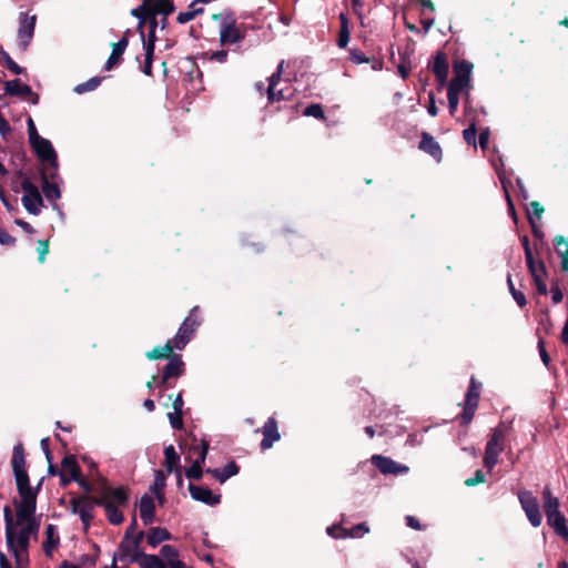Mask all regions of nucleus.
Masks as SVG:
<instances>
[{"label":"nucleus","instance_id":"obj_1","mask_svg":"<svg viewBox=\"0 0 568 568\" xmlns=\"http://www.w3.org/2000/svg\"><path fill=\"white\" fill-rule=\"evenodd\" d=\"M42 483L43 478H41L38 485L33 488L30 485L29 477L16 479L17 490L20 496V501L16 504L17 524H22L24 520H29L34 516L37 509V497Z\"/></svg>","mask_w":568,"mask_h":568},{"label":"nucleus","instance_id":"obj_2","mask_svg":"<svg viewBox=\"0 0 568 568\" xmlns=\"http://www.w3.org/2000/svg\"><path fill=\"white\" fill-rule=\"evenodd\" d=\"M505 438L506 427L499 424L493 429L485 447L483 464L489 471L498 464V457L505 449Z\"/></svg>","mask_w":568,"mask_h":568},{"label":"nucleus","instance_id":"obj_3","mask_svg":"<svg viewBox=\"0 0 568 568\" xmlns=\"http://www.w3.org/2000/svg\"><path fill=\"white\" fill-rule=\"evenodd\" d=\"M3 518L6 524V538H7V546L9 551L12 552L16 566L17 568H28L29 566V555L28 550H22L21 548L17 547L14 544L16 538V530H14V523H13V515L10 506H4L3 508Z\"/></svg>","mask_w":568,"mask_h":568},{"label":"nucleus","instance_id":"obj_4","mask_svg":"<svg viewBox=\"0 0 568 568\" xmlns=\"http://www.w3.org/2000/svg\"><path fill=\"white\" fill-rule=\"evenodd\" d=\"M481 392V383L478 382L474 376L470 377L469 386L465 395V405L462 414L459 415L460 426H467L471 423L475 412L479 404Z\"/></svg>","mask_w":568,"mask_h":568},{"label":"nucleus","instance_id":"obj_5","mask_svg":"<svg viewBox=\"0 0 568 568\" xmlns=\"http://www.w3.org/2000/svg\"><path fill=\"white\" fill-rule=\"evenodd\" d=\"M201 323L202 318L200 316V307L194 306L190 311L189 315L184 318L175 334L178 349L181 351L186 346V344L193 337L194 333L200 327Z\"/></svg>","mask_w":568,"mask_h":568},{"label":"nucleus","instance_id":"obj_6","mask_svg":"<svg viewBox=\"0 0 568 568\" xmlns=\"http://www.w3.org/2000/svg\"><path fill=\"white\" fill-rule=\"evenodd\" d=\"M41 162L48 164V174L54 179L58 172V155L52 143L42 136L30 143Z\"/></svg>","mask_w":568,"mask_h":568},{"label":"nucleus","instance_id":"obj_7","mask_svg":"<svg viewBox=\"0 0 568 568\" xmlns=\"http://www.w3.org/2000/svg\"><path fill=\"white\" fill-rule=\"evenodd\" d=\"M473 64L468 61H460L455 64V75L448 84V92L459 95L469 85Z\"/></svg>","mask_w":568,"mask_h":568},{"label":"nucleus","instance_id":"obj_8","mask_svg":"<svg viewBox=\"0 0 568 568\" xmlns=\"http://www.w3.org/2000/svg\"><path fill=\"white\" fill-rule=\"evenodd\" d=\"M473 64L468 61H460L455 64V75L448 84V92L459 95L469 85Z\"/></svg>","mask_w":568,"mask_h":568},{"label":"nucleus","instance_id":"obj_9","mask_svg":"<svg viewBox=\"0 0 568 568\" xmlns=\"http://www.w3.org/2000/svg\"><path fill=\"white\" fill-rule=\"evenodd\" d=\"M518 498L529 523L534 527L540 526L542 521V516L540 514V508L537 498L532 495L531 491L528 490L520 491Z\"/></svg>","mask_w":568,"mask_h":568},{"label":"nucleus","instance_id":"obj_10","mask_svg":"<svg viewBox=\"0 0 568 568\" xmlns=\"http://www.w3.org/2000/svg\"><path fill=\"white\" fill-rule=\"evenodd\" d=\"M37 16H28V13L21 12L19 17V29L18 38L21 50H27L31 42L34 33Z\"/></svg>","mask_w":568,"mask_h":568},{"label":"nucleus","instance_id":"obj_11","mask_svg":"<svg viewBox=\"0 0 568 568\" xmlns=\"http://www.w3.org/2000/svg\"><path fill=\"white\" fill-rule=\"evenodd\" d=\"M71 511L78 514L83 524L84 531H87L94 518L93 506L83 499V496L73 497L70 500Z\"/></svg>","mask_w":568,"mask_h":568},{"label":"nucleus","instance_id":"obj_12","mask_svg":"<svg viewBox=\"0 0 568 568\" xmlns=\"http://www.w3.org/2000/svg\"><path fill=\"white\" fill-rule=\"evenodd\" d=\"M372 464L384 475H400L408 473L409 468L406 465L396 463L389 457L382 455H374Z\"/></svg>","mask_w":568,"mask_h":568},{"label":"nucleus","instance_id":"obj_13","mask_svg":"<svg viewBox=\"0 0 568 568\" xmlns=\"http://www.w3.org/2000/svg\"><path fill=\"white\" fill-rule=\"evenodd\" d=\"M263 434V438L261 440V449L267 450L273 447V444L281 439V434L278 432V425L275 417H270L263 425L261 429Z\"/></svg>","mask_w":568,"mask_h":568},{"label":"nucleus","instance_id":"obj_14","mask_svg":"<svg viewBox=\"0 0 568 568\" xmlns=\"http://www.w3.org/2000/svg\"><path fill=\"white\" fill-rule=\"evenodd\" d=\"M283 65L284 61H281L277 65L276 71L268 78V85L266 92L267 100L271 103L287 99V95L285 94L283 89H276L277 84L281 82L282 79Z\"/></svg>","mask_w":568,"mask_h":568},{"label":"nucleus","instance_id":"obj_15","mask_svg":"<svg viewBox=\"0 0 568 568\" xmlns=\"http://www.w3.org/2000/svg\"><path fill=\"white\" fill-rule=\"evenodd\" d=\"M187 488L191 497L196 501H201L209 506H216L221 503L222 496L220 494H213L207 487L190 483Z\"/></svg>","mask_w":568,"mask_h":568},{"label":"nucleus","instance_id":"obj_16","mask_svg":"<svg viewBox=\"0 0 568 568\" xmlns=\"http://www.w3.org/2000/svg\"><path fill=\"white\" fill-rule=\"evenodd\" d=\"M11 467L16 479L29 477L28 471L26 469L27 463L24 447L21 443H18L17 445L13 446Z\"/></svg>","mask_w":568,"mask_h":568},{"label":"nucleus","instance_id":"obj_17","mask_svg":"<svg viewBox=\"0 0 568 568\" xmlns=\"http://www.w3.org/2000/svg\"><path fill=\"white\" fill-rule=\"evenodd\" d=\"M158 26V21L153 20L151 24V30L148 36V41H143L144 50H145V58H144V65H143V73L145 75L152 74V61H153V53H154V42H155V28ZM142 40H144V34H141Z\"/></svg>","mask_w":568,"mask_h":568},{"label":"nucleus","instance_id":"obj_18","mask_svg":"<svg viewBox=\"0 0 568 568\" xmlns=\"http://www.w3.org/2000/svg\"><path fill=\"white\" fill-rule=\"evenodd\" d=\"M185 374V363L182 356H173L162 369L164 379H178Z\"/></svg>","mask_w":568,"mask_h":568},{"label":"nucleus","instance_id":"obj_19","mask_svg":"<svg viewBox=\"0 0 568 568\" xmlns=\"http://www.w3.org/2000/svg\"><path fill=\"white\" fill-rule=\"evenodd\" d=\"M149 6L154 13V17L151 21H156L155 14H162V28H165L166 17L175 10L173 0H151ZM152 22H150V26Z\"/></svg>","mask_w":568,"mask_h":568},{"label":"nucleus","instance_id":"obj_20","mask_svg":"<svg viewBox=\"0 0 568 568\" xmlns=\"http://www.w3.org/2000/svg\"><path fill=\"white\" fill-rule=\"evenodd\" d=\"M244 39V33L235 26V23H225L221 27L220 41L222 44L239 43Z\"/></svg>","mask_w":568,"mask_h":568},{"label":"nucleus","instance_id":"obj_21","mask_svg":"<svg viewBox=\"0 0 568 568\" xmlns=\"http://www.w3.org/2000/svg\"><path fill=\"white\" fill-rule=\"evenodd\" d=\"M140 517L145 526L151 525L155 519V503L153 497L145 494L140 499Z\"/></svg>","mask_w":568,"mask_h":568},{"label":"nucleus","instance_id":"obj_22","mask_svg":"<svg viewBox=\"0 0 568 568\" xmlns=\"http://www.w3.org/2000/svg\"><path fill=\"white\" fill-rule=\"evenodd\" d=\"M23 523L27 525L20 529L19 534H16L14 544L22 550H28L30 535L38 530L39 525L36 524L34 517Z\"/></svg>","mask_w":568,"mask_h":568},{"label":"nucleus","instance_id":"obj_23","mask_svg":"<svg viewBox=\"0 0 568 568\" xmlns=\"http://www.w3.org/2000/svg\"><path fill=\"white\" fill-rule=\"evenodd\" d=\"M432 69L439 85L444 87L448 77V63L443 52L436 53Z\"/></svg>","mask_w":568,"mask_h":568},{"label":"nucleus","instance_id":"obj_24","mask_svg":"<svg viewBox=\"0 0 568 568\" xmlns=\"http://www.w3.org/2000/svg\"><path fill=\"white\" fill-rule=\"evenodd\" d=\"M239 471H240V466L234 460L226 464L222 469L207 468L205 470L206 474L212 475L221 484H224L232 476L237 475Z\"/></svg>","mask_w":568,"mask_h":568},{"label":"nucleus","instance_id":"obj_25","mask_svg":"<svg viewBox=\"0 0 568 568\" xmlns=\"http://www.w3.org/2000/svg\"><path fill=\"white\" fill-rule=\"evenodd\" d=\"M4 89H6L7 93H9L11 95H17V97L30 95L33 98L32 99L33 103H37V101H38V97L32 92V89L28 84L22 83L19 79H14V80L6 82Z\"/></svg>","mask_w":568,"mask_h":568},{"label":"nucleus","instance_id":"obj_26","mask_svg":"<svg viewBox=\"0 0 568 568\" xmlns=\"http://www.w3.org/2000/svg\"><path fill=\"white\" fill-rule=\"evenodd\" d=\"M130 561L139 562L141 568H166L156 555H148L143 551L134 552Z\"/></svg>","mask_w":568,"mask_h":568},{"label":"nucleus","instance_id":"obj_27","mask_svg":"<svg viewBox=\"0 0 568 568\" xmlns=\"http://www.w3.org/2000/svg\"><path fill=\"white\" fill-rule=\"evenodd\" d=\"M529 273L534 278V283L536 285V290L540 295L547 294V285L544 281V277L547 275L546 266L542 261H539L538 264H535L531 268H528Z\"/></svg>","mask_w":568,"mask_h":568},{"label":"nucleus","instance_id":"obj_28","mask_svg":"<svg viewBox=\"0 0 568 568\" xmlns=\"http://www.w3.org/2000/svg\"><path fill=\"white\" fill-rule=\"evenodd\" d=\"M105 497L114 506H126L129 503V493L124 487H104Z\"/></svg>","mask_w":568,"mask_h":568},{"label":"nucleus","instance_id":"obj_29","mask_svg":"<svg viewBox=\"0 0 568 568\" xmlns=\"http://www.w3.org/2000/svg\"><path fill=\"white\" fill-rule=\"evenodd\" d=\"M22 202L29 213H37L42 203V197L36 187H29L26 190Z\"/></svg>","mask_w":568,"mask_h":568},{"label":"nucleus","instance_id":"obj_30","mask_svg":"<svg viewBox=\"0 0 568 568\" xmlns=\"http://www.w3.org/2000/svg\"><path fill=\"white\" fill-rule=\"evenodd\" d=\"M547 524L554 529L556 535L568 541V525L566 517L560 514H555L547 518Z\"/></svg>","mask_w":568,"mask_h":568},{"label":"nucleus","instance_id":"obj_31","mask_svg":"<svg viewBox=\"0 0 568 568\" xmlns=\"http://www.w3.org/2000/svg\"><path fill=\"white\" fill-rule=\"evenodd\" d=\"M60 544V537L57 534L55 526L49 524L45 528V540L42 545L45 556L51 557L54 548Z\"/></svg>","mask_w":568,"mask_h":568},{"label":"nucleus","instance_id":"obj_32","mask_svg":"<svg viewBox=\"0 0 568 568\" xmlns=\"http://www.w3.org/2000/svg\"><path fill=\"white\" fill-rule=\"evenodd\" d=\"M128 39L123 37L113 45L112 52L105 63L106 70H111L115 64L120 62L122 54L128 48Z\"/></svg>","mask_w":568,"mask_h":568},{"label":"nucleus","instance_id":"obj_33","mask_svg":"<svg viewBox=\"0 0 568 568\" xmlns=\"http://www.w3.org/2000/svg\"><path fill=\"white\" fill-rule=\"evenodd\" d=\"M419 148L430 154L433 158L440 160L442 149L435 139L428 133H423Z\"/></svg>","mask_w":568,"mask_h":568},{"label":"nucleus","instance_id":"obj_34","mask_svg":"<svg viewBox=\"0 0 568 568\" xmlns=\"http://www.w3.org/2000/svg\"><path fill=\"white\" fill-rule=\"evenodd\" d=\"M172 538L171 532L166 528L152 527L150 528L146 540L152 547H156L159 544L170 540Z\"/></svg>","mask_w":568,"mask_h":568},{"label":"nucleus","instance_id":"obj_35","mask_svg":"<svg viewBox=\"0 0 568 568\" xmlns=\"http://www.w3.org/2000/svg\"><path fill=\"white\" fill-rule=\"evenodd\" d=\"M61 470L71 476V479L78 480L82 475L80 466L74 455H67L61 462Z\"/></svg>","mask_w":568,"mask_h":568},{"label":"nucleus","instance_id":"obj_36","mask_svg":"<svg viewBox=\"0 0 568 568\" xmlns=\"http://www.w3.org/2000/svg\"><path fill=\"white\" fill-rule=\"evenodd\" d=\"M165 468L169 474L181 468L180 455L176 453L173 445H169L164 448Z\"/></svg>","mask_w":568,"mask_h":568},{"label":"nucleus","instance_id":"obj_37","mask_svg":"<svg viewBox=\"0 0 568 568\" xmlns=\"http://www.w3.org/2000/svg\"><path fill=\"white\" fill-rule=\"evenodd\" d=\"M339 22H341V29L337 39V45L339 48H346L349 42V26H348V19L345 13H339Z\"/></svg>","mask_w":568,"mask_h":568},{"label":"nucleus","instance_id":"obj_38","mask_svg":"<svg viewBox=\"0 0 568 568\" xmlns=\"http://www.w3.org/2000/svg\"><path fill=\"white\" fill-rule=\"evenodd\" d=\"M120 506H114L109 503L105 507V515L110 524L120 525L124 521V516L122 511L119 509Z\"/></svg>","mask_w":568,"mask_h":568},{"label":"nucleus","instance_id":"obj_39","mask_svg":"<svg viewBox=\"0 0 568 568\" xmlns=\"http://www.w3.org/2000/svg\"><path fill=\"white\" fill-rule=\"evenodd\" d=\"M368 531H369V528H368L367 524L361 523L349 529L344 528L342 537H344V538H361Z\"/></svg>","mask_w":568,"mask_h":568},{"label":"nucleus","instance_id":"obj_40","mask_svg":"<svg viewBox=\"0 0 568 568\" xmlns=\"http://www.w3.org/2000/svg\"><path fill=\"white\" fill-rule=\"evenodd\" d=\"M101 80L102 79L99 77H93V78L89 79L88 81L75 85L73 91L78 94L93 91L100 85Z\"/></svg>","mask_w":568,"mask_h":568},{"label":"nucleus","instance_id":"obj_41","mask_svg":"<svg viewBox=\"0 0 568 568\" xmlns=\"http://www.w3.org/2000/svg\"><path fill=\"white\" fill-rule=\"evenodd\" d=\"M507 284H508L509 292H510L511 296L514 297V300L516 301V303L518 304V306L519 307L526 306V304H527L526 296L521 291H519L515 287L510 274L507 277Z\"/></svg>","mask_w":568,"mask_h":568},{"label":"nucleus","instance_id":"obj_42","mask_svg":"<svg viewBox=\"0 0 568 568\" xmlns=\"http://www.w3.org/2000/svg\"><path fill=\"white\" fill-rule=\"evenodd\" d=\"M119 549L120 554L118 558L120 561L125 560L129 556L131 558L134 552L139 551L136 548H132V540L125 538L121 541Z\"/></svg>","mask_w":568,"mask_h":568},{"label":"nucleus","instance_id":"obj_43","mask_svg":"<svg viewBox=\"0 0 568 568\" xmlns=\"http://www.w3.org/2000/svg\"><path fill=\"white\" fill-rule=\"evenodd\" d=\"M166 485V477L162 470H155L154 481L150 486L153 494L163 493Z\"/></svg>","mask_w":568,"mask_h":568},{"label":"nucleus","instance_id":"obj_44","mask_svg":"<svg viewBox=\"0 0 568 568\" xmlns=\"http://www.w3.org/2000/svg\"><path fill=\"white\" fill-rule=\"evenodd\" d=\"M520 241H521V245L524 247L527 267L532 270V266L537 263L535 261V257H534V254H532V251L530 247L529 239L527 235H524L520 237Z\"/></svg>","mask_w":568,"mask_h":568},{"label":"nucleus","instance_id":"obj_45","mask_svg":"<svg viewBox=\"0 0 568 568\" xmlns=\"http://www.w3.org/2000/svg\"><path fill=\"white\" fill-rule=\"evenodd\" d=\"M526 216L531 226L534 236L538 240H541L544 237V232H542L539 223H540V219L542 215H526Z\"/></svg>","mask_w":568,"mask_h":568},{"label":"nucleus","instance_id":"obj_46","mask_svg":"<svg viewBox=\"0 0 568 568\" xmlns=\"http://www.w3.org/2000/svg\"><path fill=\"white\" fill-rule=\"evenodd\" d=\"M203 468L199 463L193 462L192 465L185 470V476L191 480H200L203 477Z\"/></svg>","mask_w":568,"mask_h":568},{"label":"nucleus","instance_id":"obj_47","mask_svg":"<svg viewBox=\"0 0 568 568\" xmlns=\"http://www.w3.org/2000/svg\"><path fill=\"white\" fill-rule=\"evenodd\" d=\"M168 418L172 428L181 430L183 428V412L173 410L168 413Z\"/></svg>","mask_w":568,"mask_h":568},{"label":"nucleus","instance_id":"obj_48","mask_svg":"<svg viewBox=\"0 0 568 568\" xmlns=\"http://www.w3.org/2000/svg\"><path fill=\"white\" fill-rule=\"evenodd\" d=\"M83 499L89 501L93 506V508L95 506H99L105 509L106 505L110 503L108 497H105L104 490L102 491L101 496L83 495Z\"/></svg>","mask_w":568,"mask_h":568},{"label":"nucleus","instance_id":"obj_49","mask_svg":"<svg viewBox=\"0 0 568 568\" xmlns=\"http://www.w3.org/2000/svg\"><path fill=\"white\" fill-rule=\"evenodd\" d=\"M160 554L168 560V565L170 566V560H179V551L172 545H163L161 547Z\"/></svg>","mask_w":568,"mask_h":568},{"label":"nucleus","instance_id":"obj_50","mask_svg":"<svg viewBox=\"0 0 568 568\" xmlns=\"http://www.w3.org/2000/svg\"><path fill=\"white\" fill-rule=\"evenodd\" d=\"M43 194L49 201H54L60 196V191L57 184L45 182L43 185Z\"/></svg>","mask_w":568,"mask_h":568},{"label":"nucleus","instance_id":"obj_51","mask_svg":"<svg viewBox=\"0 0 568 568\" xmlns=\"http://www.w3.org/2000/svg\"><path fill=\"white\" fill-rule=\"evenodd\" d=\"M303 114L305 116H313L315 119H321V120L325 118L324 111H323L321 104H317V103H313V104L306 106Z\"/></svg>","mask_w":568,"mask_h":568},{"label":"nucleus","instance_id":"obj_52","mask_svg":"<svg viewBox=\"0 0 568 568\" xmlns=\"http://www.w3.org/2000/svg\"><path fill=\"white\" fill-rule=\"evenodd\" d=\"M209 448H210L209 442L205 439L201 440L200 447H197V446L192 447V449L199 452V456L194 462L203 465L205 463V459H206V456L209 453Z\"/></svg>","mask_w":568,"mask_h":568},{"label":"nucleus","instance_id":"obj_53","mask_svg":"<svg viewBox=\"0 0 568 568\" xmlns=\"http://www.w3.org/2000/svg\"><path fill=\"white\" fill-rule=\"evenodd\" d=\"M176 343V337L174 336L172 339L166 341L164 346H161L163 353L168 354V356H164L165 359L171 361L173 356H181L180 354L174 353V349H178Z\"/></svg>","mask_w":568,"mask_h":568},{"label":"nucleus","instance_id":"obj_54","mask_svg":"<svg viewBox=\"0 0 568 568\" xmlns=\"http://www.w3.org/2000/svg\"><path fill=\"white\" fill-rule=\"evenodd\" d=\"M544 510L547 518L554 516L555 514H560L559 499L556 497L551 500L544 503Z\"/></svg>","mask_w":568,"mask_h":568},{"label":"nucleus","instance_id":"obj_55","mask_svg":"<svg viewBox=\"0 0 568 568\" xmlns=\"http://www.w3.org/2000/svg\"><path fill=\"white\" fill-rule=\"evenodd\" d=\"M203 13V10H186L180 12L176 17L179 23L184 24L192 21L196 16Z\"/></svg>","mask_w":568,"mask_h":568},{"label":"nucleus","instance_id":"obj_56","mask_svg":"<svg viewBox=\"0 0 568 568\" xmlns=\"http://www.w3.org/2000/svg\"><path fill=\"white\" fill-rule=\"evenodd\" d=\"M2 58L6 62L7 68L14 74H21L22 68L19 67L6 51H1Z\"/></svg>","mask_w":568,"mask_h":568},{"label":"nucleus","instance_id":"obj_57","mask_svg":"<svg viewBox=\"0 0 568 568\" xmlns=\"http://www.w3.org/2000/svg\"><path fill=\"white\" fill-rule=\"evenodd\" d=\"M349 58L356 64L368 63L369 62V59L366 58L365 54L361 50H358V49H351L349 50Z\"/></svg>","mask_w":568,"mask_h":568},{"label":"nucleus","instance_id":"obj_58","mask_svg":"<svg viewBox=\"0 0 568 568\" xmlns=\"http://www.w3.org/2000/svg\"><path fill=\"white\" fill-rule=\"evenodd\" d=\"M485 481H486L485 474L483 473V470L478 469V470H476L474 477L468 478V479L465 480V485L468 486V487H473V486H476L478 484H483Z\"/></svg>","mask_w":568,"mask_h":568},{"label":"nucleus","instance_id":"obj_59","mask_svg":"<svg viewBox=\"0 0 568 568\" xmlns=\"http://www.w3.org/2000/svg\"><path fill=\"white\" fill-rule=\"evenodd\" d=\"M463 136L468 144H476V128L474 123L463 131Z\"/></svg>","mask_w":568,"mask_h":568},{"label":"nucleus","instance_id":"obj_60","mask_svg":"<svg viewBox=\"0 0 568 568\" xmlns=\"http://www.w3.org/2000/svg\"><path fill=\"white\" fill-rule=\"evenodd\" d=\"M38 244V260L40 263H43L45 261L47 254L49 253V241H39Z\"/></svg>","mask_w":568,"mask_h":568},{"label":"nucleus","instance_id":"obj_61","mask_svg":"<svg viewBox=\"0 0 568 568\" xmlns=\"http://www.w3.org/2000/svg\"><path fill=\"white\" fill-rule=\"evenodd\" d=\"M97 564V556H91V555H82L81 558H80V562L79 565L82 566V568H94Z\"/></svg>","mask_w":568,"mask_h":568},{"label":"nucleus","instance_id":"obj_62","mask_svg":"<svg viewBox=\"0 0 568 568\" xmlns=\"http://www.w3.org/2000/svg\"><path fill=\"white\" fill-rule=\"evenodd\" d=\"M146 358L150 361H158L164 358V356H168V354L163 353V349H161V346H155L153 349L149 351L145 354Z\"/></svg>","mask_w":568,"mask_h":568},{"label":"nucleus","instance_id":"obj_63","mask_svg":"<svg viewBox=\"0 0 568 568\" xmlns=\"http://www.w3.org/2000/svg\"><path fill=\"white\" fill-rule=\"evenodd\" d=\"M16 243V239L11 236L6 230L0 227V244L13 246Z\"/></svg>","mask_w":568,"mask_h":568},{"label":"nucleus","instance_id":"obj_64","mask_svg":"<svg viewBox=\"0 0 568 568\" xmlns=\"http://www.w3.org/2000/svg\"><path fill=\"white\" fill-rule=\"evenodd\" d=\"M447 99H448L449 112L453 115L457 110L458 102H459V95H456L455 92L454 93L447 92Z\"/></svg>","mask_w":568,"mask_h":568}]
</instances>
